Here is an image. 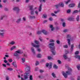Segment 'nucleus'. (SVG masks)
<instances>
[{
	"label": "nucleus",
	"mask_w": 80,
	"mask_h": 80,
	"mask_svg": "<svg viewBox=\"0 0 80 80\" xmlns=\"http://www.w3.org/2000/svg\"><path fill=\"white\" fill-rule=\"evenodd\" d=\"M66 26V23L65 22H63L62 23V27H65Z\"/></svg>",
	"instance_id": "58836bf2"
},
{
	"label": "nucleus",
	"mask_w": 80,
	"mask_h": 80,
	"mask_svg": "<svg viewBox=\"0 0 80 80\" xmlns=\"http://www.w3.org/2000/svg\"><path fill=\"white\" fill-rule=\"evenodd\" d=\"M30 18L31 19H33L35 18V16H30Z\"/></svg>",
	"instance_id": "473e14b6"
},
{
	"label": "nucleus",
	"mask_w": 80,
	"mask_h": 80,
	"mask_svg": "<svg viewBox=\"0 0 80 80\" xmlns=\"http://www.w3.org/2000/svg\"><path fill=\"white\" fill-rule=\"evenodd\" d=\"M53 68H58V67L57 66V65H56V64H54L53 66Z\"/></svg>",
	"instance_id": "a19ab883"
},
{
	"label": "nucleus",
	"mask_w": 80,
	"mask_h": 80,
	"mask_svg": "<svg viewBox=\"0 0 80 80\" xmlns=\"http://www.w3.org/2000/svg\"><path fill=\"white\" fill-rule=\"evenodd\" d=\"M23 57H27V54L26 53H24L23 54V55L22 56Z\"/></svg>",
	"instance_id": "c85d7f7f"
},
{
	"label": "nucleus",
	"mask_w": 80,
	"mask_h": 80,
	"mask_svg": "<svg viewBox=\"0 0 80 80\" xmlns=\"http://www.w3.org/2000/svg\"><path fill=\"white\" fill-rule=\"evenodd\" d=\"M15 43V42L14 41H12L9 43V44H10L11 45H14Z\"/></svg>",
	"instance_id": "2f4dec72"
},
{
	"label": "nucleus",
	"mask_w": 80,
	"mask_h": 80,
	"mask_svg": "<svg viewBox=\"0 0 80 80\" xmlns=\"http://www.w3.org/2000/svg\"><path fill=\"white\" fill-rule=\"evenodd\" d=\"M55 45V43L53 42H52L49 44L48 46L49 48H50L51 50L53 55H55L56 54V51H55V48L53 47Z\"/></svg>",
	"instance_id": "f03ea898"
},
{
	"label": "nucleus",
	"mask_w": 80,
	"mask_h": 80,
	"mask_svg": "<svg viewBox=\"0 0 80 80\" xmlns=\"http://www.w3.org/2000/svg\"><path fill=\"white\" fill-rule=\"evenodd\" d=\"M49 27L50 28H51V31H53V30H54V29H55V28L53 27V25H49Z\"/></svg>",
	"instance_id": "4468645a"
},
{
	"label": "nucleus",
	"mask_w": 80,
	"mask_h": 80,
	"mask_svg": "<svg viewBox=\"0 0 80 80\" xmlns=\"http://www.w3.org/2000/svg\"><path fill=\"white\" fill-rule=\"evenodd\" d=\"M16 52L17 53H19V54H22V53H23V52L21 51V50H18V51H16Z\"/></svg>",
	"instance_id": "f8f14e48"
},
{
	"label": "nucleus",
	"mask_w": 80,
	"mask_h": 80,
	"mask_svg": "<svg viewBox=\"0 0 80 80\" xmlns=\"http://www.w3.org/2000/svg\"><path fill=\"white\" fill-rule=\"evenodd\" d=\"M73 47H74V46L73 45H72L71 46V48L70 49V53H72L73 52Z\"/></svg>",
	"instance_id": "2eb2a0df"
},
{
	"label": "nucleus",
	"mask_w": 80,
	"mask_h": 80,
	"mask_svg": "<svg viewBox=\"0 0 80 80\" xmlns=\"http://www.w3.org/2000/svg\"><path fill=\"white\" fill-rule=\"evenodd\" d=\"M21 18H19V19H18L16 21L17 23H20V21H21Z\"/></svg>",
	"instance_id": "bb28decb"
},
{
	"label": "nucleus",
	"mask_w": 80,
	"mask_h": 80,
	"mask_svg": "<svg viewBox=\"0 0 80 80\" xmlns=\"http://www.w3.org/2000/svg\"><path fill=\"white\" fill-rule=\"evenodd\" d=\"M5 32L4 30H0V35L3 36L4 34V32Z\"/></svg>",
	"instance_id": "9d476101"
},
{
	"label": "nucleus",
	"mask_w": 80,
	"mask_h": 80,
	"mask_svg": "<svg viewBox=\"0 0 80 80\" xmlns=\"http://www.w3.org/2000/svg\"><path fill=\"white\" fill-rule=\"evenodd\" d=\"M80 17V16L79 15H78L77 16V18H76L77 21H79V18Z\"/></svg>",
	"instance_id": "79ce46f5"
},
{
	"label": "nucleus",
	"mask_w": 80,
	"mask_h": 80,
	"mask_svg": "<svg viewBox=\"0 0 80 80\" xmlns=\"http://www.w3.org/2000/svg\"><path fill=\"white\" fill-rule=\"evenodd\" d=\"M31 49L33 53H35V49H34V48L32 47L31 48Z\"/></svg>",
	"instance_id": "aec40b11"
},
{
	"label": "nucleus",
	"mask_w": 80,
	"mask_h": 80,
	"mask_svg": "<svg viewBox=\"0 0 80 80\" xmlns=\"http://www.w3.org/2000/svg\"><path fill=\"white\" fill-rule=\"evenodd\" d=\"M30 7V10H34V9H33V5H31L29 6Z\"/></svg>",
	"instance_id": "4be33fe9"
},
{
	"label": "nucleus",
	"mask_w": 80,
	"mask_h": 80,
	"mask_svg": "<svg viewBox=\"0 0 80 80\" xmlns=\"http://www.w3.org/2000/svg\"><path fill=\"white\" fill-rule=\"evenodd\" d=\"M39 62L38 61H37L36 63V65H39Z\"/></svg>",
	"instance_id": "4d7b16f0"
},
{
	"label": "nucleus",
	"mask_w": 80,
	"mask_h": 80,
	"mask_svg": "<svg viewBox=\"0 0 80 80\" xmlns=\"http://www.w3.org/2000/svg\"><path fill=\"white\" fill-rule=\"evenodd\" d=\"M21 61L22 63H24L25 62V58H21Z\"/></svg>",
	"instance_id": "f3484780"
},
{
	"label": "nucleus",
	"mask_w": 80,
	"mask_h": 80,
	"mask_svg": "<svg viewBox=\"0 0 80 80\" xmlns=\"http://www.w3.org/2000/svg\"><path fill=\"white\" fill-rule=\"evenodd\" d=\"M37 51L38 52H41V51H42V50H41V49H40V48H37Z\"/></svg>",
	"instance_id": "7c9ffc66"
},
{
	"label": "nucleus",
	"mask_w": 80,
	"mask_h": 80,
	"mask_svg": "<svg viewBox=\"0 0 80 80\" xmlns=\"http://www.w3.org/2000/svg\"><path fill=\"white\" fill-rule=\"evenodd\" d=\"M42 31H38L37 32L38 34H41L42 33Z\"/></svg>",
	"instance_id": "3c124183"
},
{
	"label": "nucleus",
	"mask_w": 80,
	"mask_h": 80,
	"mask_svg": "<svg viewBox=\"0 0 80 80\" xmlns=\"http://www.w3.org/2000/svg\"><path fill=\"white\" fill-rule=\"evenodd\" d=\"M73 19H74V18H68V20H73Z\"/></svg>",
	"instance_id": "f704fd0d"
},
{
	"label": "nucleus",
	"mask_w": 80,
	"mask_h": 80,
	"mask_svg": "<svg viewBox=\"0 0 80 80\" xmlns=\"http://www.w3.org/2000/svg\"><path fill=\"white\" fill-rule=\"evenodd\" d=\"M70 1H71V0H68L67 1H64V2L65 3V4L67 5V4H68V3H69Z\"/></svg>",
	"instance_id": "cd10ccee"
},
{
	"label": "nucleus",
	"mask_w": 80,
	"mask_h": 80,
	"mask_svg": "<svg viewBox=\"0 0 80 80\" xmlns=\"http://www.w3.org/2000/svg\"><path fill=\"white\" fill-rule=\"evenodd\" d=\"M48 22V21L47 20H44L42 22V23H46V22Z\"/></svg>",
	"instance_id": "603ef678"
},
{
	"label": "nucleus",
	"mask_w": 80,
	"mask_h": 80,
	"mask_svg": "<svg viewBox=\"0 0 80 80\" xmlns=\"http://www.w3.org/2000/svg\"><path fill=\"white\" fill-rule=\"evenodd\" d=\"M52 62H50L49 64L48 63H47L46 64V66L47 67H48L49 66V69H51V68H52Z\"/></svg>",
	"instance_id": "6e6552de"
},
{
	"label": "nucleus",
	"mask_w": 80,
	"mask_h": 80,
	"mask_svg": "<svg viewBox=\"0 0 80 80\" xmlns=\"http://www.w3.org/2000/svg\"><path fill=\"white\" fill-rule=\"evenodd\" d=\"M40 2H44V3H45L46 2V0H39Z\"/></svg>",
	"instance_id": "ea45409f"
},
{
	"label": "nucleus",
	"mask_w": 80,
	"mask_h": 80,
	"mask_svg": "<svg viewBox=\"0 0 80 80\" xmlns=\"http://www.w3.org/2000/svg\"><path fill=\"white\" fill-rule=\"evenodd\" d=\"M34 43L36 44V45L35 44H34V43L33 42L31 43V45L32 46H33V47H36L37 48H38L40 47V45H39L40 42H39V41H38L37 40H35L34 42Z\"/></svg>",
	"instance_id": "7ed1b4c3"
},
{
	"label": "nucleus",
	"mask_w": 80,
	"mask_h": 80,
	"mask_svg": "<svg viewBox=\"0 0 80 80\" xmlns=\"http://www.w3.org/2000/svg\"><path fill=\"white\" fill-rule=\"evenodd\" d=\"M66 52V54H64L63 55V57L65 59H67L68 58V57L67 56V55L66 54H67V53H68V51H65ZM67 52V53H66Z\"/></svg>",
	"instance_id": "1a4fd4ad"
},
{
	"label": "nucleus",
	"mask_w": 80,
	"mask_h": 80,
	"mask_svg": "<svg viewBox=\"0 0 80 80\" xmlns=\"http://www.w3.org/2000/svg\"><path fill=\"white\" fill-rule=\"evenodd\" d=\"M47 15L46 14H44L42 16V18H47Z\"/></svg>",
	"instance_id": "6ab92c4d"
},
{
	"label": "nucleus",
	"mask_w": 80,
	"mask_h": 80,
	"mask_svg": "<svg viewBox=\"0 0 80 80\" xmlns=\"http://www.w3.org/2000/svg\"><path fill=\"white\" fill-rule=\"evenodd\" d=\"M35 13H36V14L37 15H38V11H35Z\"/></svg>",
	"instance_id": "bf43d9fd"
},
{
	"label": "nucleus",
	"mask_w": 80,
	"mask_h": 80,
	"mask_svg": "<svg viewBox=\"0 0 80 80\" xmlns=\"http://www.w3.org/2000/svg\"><path fill=\"white\" fill-rule=\"evenodd\" d=\"M37 57L38 58H41L42 57V55L40 54H38L37 55Z\"/></svg>",
	"instance_id": "a878e982"
},
{
	"label": "nucleus",
	"mask_w": 80,
	"mask_h": 80,
	"mask_svg": "<svg viewBox=\"0 0 80 80\" xmlns=\"http://www.w3.org/2000/svg\"><path fill=\"white\" fill-rule=\"evenodd\" d=\"M58 62L59 64H61V61H60V60H58Z\"/></svg>",
	"instance_id": "052dcab7"
},
{
	"label": "nucleus",
	"mask_w": 80,
	"mask_h": 80,
	"mask_svg": "<svg viewBox=\"0 0 80 80\" xmlns=\"http://www.w3.org/2000/svg\"><path fill=\"white\" fill-rule=\"evenodd\" d=\"M68 30L67 29H65L63 30V32L64 33H66V32H68Z\"/></svg>",
	"instance_id": "49530a36"
},
{
	"label": "nucleus",
	"mask_w": 80,
	"mask_h": 80,
	"mask_svg": "<svg viewBox=\"0 0 80 80\" xmlns=\"http://www.w3.org/2000/svg\"><path fill=\"white\" fill-rule=\"evenodd\" d=\"M31 15H34V9H32V10H31Z\"/></svg>",
	"instance_id": "393cba45"
},
{
	"label": "nucleus",
	"mask_w": 80,
	"mask_h": 80,
	"mask_svg": "<svg viewBox=\"0 0 80 80\" xmlns=\"http://www.w3.org/2000/svg\"><path fill=\"white\" fill-rule=\"evenodd\" d=\"M63 47L64 48H68V45H66L63 46Z\"/></svg>",
	"instance_id": "e2e57ef3"
},
{
	"label": "nucleus",
	"mask_w": 80,
	"mask_h": 80,
	"mask_svg": "<svg viewBox=\"0 0 80 80\" xmlns=\"http://www.w3.org/2000/svg\"><path fill=\"white\" fill-rule=\"evenodd\" d=\"M75 6V3H71L69 5V7L72 8V7H74Z\"/></svg>",
	"instance_id": "ddd939ff"
},
{
	"label": "nucleus",
	"mask_w": 80,
	"mask_h": 80,
	"mask_svg": "<svg viewBox=\"0 0 80 80\" xmlns=\"http://www.w3.org/2000/svg\"><path fill=\"white\" fill-rule=\"evenodd\" d=\"M8 62H9L11 63V62H13V60H12V59H8Z\"/></svg>",
	"instance_id": "37998d69"
},
{
	"label": "nucleus",
	"mask_w": 80,
	"mask_h": 80,
	"mask_svg": "<svg viewBox=\"0 0 80 80\" xmlns=\"http://www.w3.org/2000/svg\"><path fill=\"white\" fill-rule=\"evenodd\" d=\"M75 58H78V59H80V56L79 55H76L75 56Z\"/></svg>",
	"instance_id": "5701e85b"
},
{
	"label": "nucleus",
	"mask_w": 80,
	"mask_h": 80,
	"mask_svg": "<svg viewBox=\"0 0 80 80\" xmlns=\"http://www.w3.org/2000/svg\"><path fill=\"white\" fill-rule=\"evenodd\" d=\"M48 60H51V59H52V57L50 56H48Z\"/></svg>",
	"instance_id": "a18cd8bd"
},
{
	"label": "nucleus",
	"mask_w": 80,
	"mask_h": 80,
	"mask_svg": "<svg viewBox=\"0 0 80 80\" xmlns=\"http://www.w3.org/2000/svg\"><path fill=\"white\" fill-rule=\"evenodd\" d=\"M25 68V70L27 72H30V67L27 64H25L24 65Z\"/></svg>",
	"instance_id": "39448f33"
},
{
	"label": "nucleus",
	"mask_w": 80,
	"mask_h": 80,
	"mask_svg": "<svg viewBox=\"0 0 80 80\" xmlns=\"http://www.w3.org/2000/svg\"><path fill=\"white\" fill-rule=\"evenodd\" d=\"M80 65H77V68H78V70H80Z\"/></svg>",
	"instance_id": "8fccbe9b"
},
{
	"label": "nucleus",
	"mask_w": 80,
	"mask_h": 80,
	"mask_svg": "<svg viewBox=\"0 0 80 80\" xmlns=\"http://www.w3.org/2000/svg\"><path fill=\"white\" fill-rule=\"evenodd\" d=\"M2 65L4 67H7V65L5 64H2Z\"/></svg>",
	"instance_id": "6e6d98bb"
},
{
	"label": "nucleus",
	"mask_w": 80,
	"mask_h": 80,
	"mask_svg": "<svg viewBox=\"0 0 80 80\" xmlns=\"http://www.w3.org/2000/svg\"><path fill=\"white\" fill-rule=\"evenodd\" d=\"M67 38H68L67 39L68 44L69 45H70V40H72V39L71 38V35L70 34L67 35Z\"/></svg>",
	"instance_id": "20e7f679"
},
{
	"label": "nucleus",
	"mask_w": 80,
	"mask_h": 80,
	"mask_svg": "<svg viewBox=\"0 0 80 80\" xmlns=\"http://www.w3.org/2000/svg\"><path fill=\"white\" fill-rule=\"evenodd\" d=\"M65 68H67L68 70V71H67L66 72V73L64 72H62V74L66 78H67L68 75H71L72 74V69L69 68L68 65L66 64L65 65Z\"/></svg>",
	"instance_id": "f257e3e1"
},
{
	"label": "nucleus",
	"mask_w": 80,
	"mask_h": 80,
	"mask_svg": "<svg viewBox=\"0 0 80 80\" xmlns=\"http://www.w3.org/2000/svg\"><path fill=\"white\" fill-rule=\"evenodd\" d=\"M4 17H5V16H4V15L2 16L0 18V20H3V17L4 18Z\"/></svg>",
	"instance_id": "c03bdc74"
},
{
	"label": "nucleus",
	"mask_w": 80,
	"mask_h": 80,
	"mask_svg": "<svg viewBox=\"0 0 80 80\" xmlns=\"http://www.w3.org/2000/svg\"><path fill=\"white\" fill-rule=\"evenodd\" d=\"M15 48H16V46H13L11 48L10 50L12 51L13 49H15Z\"/></svg>",
	"instance_id": "b1692460"
},
{
	"label": "nucleus",
	"mask_w": 80,
	"mask_h": 80,
	"mask_svg": "<svg viewBox=\"0 0 80 80\" xmlns=\"http://www.w3.org/2000/svg\"><path fill=\"white\" fill-rule=\"evenodd\" d=\"M59 4L60 7V6L61 7H64V4L62 2L60 3Z\"/></svg>",
	"instance_id": "a211bd4d"
},
{
	"label": "nucleus",
	"mask_w": 80,
	"mask_h": 80,
	"mask_svg": "<svg viewBox=\"0 0 80 80\" xmlns=\"http://www.w3.org/2000/svg\"><path fill=\"white\" fill-rule=\"evenodd\" d=\"M70 11H71V10H70V9H68L67 11V13H70Z\"/></svg>",
	"instance_id": "0e129e2a"
},
{
	"label": "nucleus",
	"mask_w": 80,
	"mask_h": 80,
	"mask_svg": "<svg viewBox=\"0 0 80 80\" xmlns=\"http://www.w3.org/2000/svg\"><path fill=\"white\" fill-rule=\"evenodd\" d=\"M55 40L52 39H51L49 40V42H54Z\"/></svg>",
	"instance_id": "de8ad7c7"
},
{
	"label": "nucleus",
	"mask_w": 80,
	"mask_h": 80,
	"mask_svg": "<svg viewBox=\"0 0 80 80\" xmlns=\"http://www.w3.org/2000/svg\"><path fill=\"white\" fill-rule=\"evenodd\" d=\"M28 34L30 36H32V33L30 32H29Z\"/></svg>",
	"instance_id": "680f3d73"
},
{
	"label": "nucleus",
	"mask_w": 80,
	"mask_h": 80,
	"mask_svg": "<svg viewBox=\"0 0 80 80\" xmlns=\"http://www.w3.org/2000/svg\"><path fill=\"white\" fill-rule=\"evenodd\" d=\"M8 70H10V71L13 70V69L12 68H8Z\"/></svg>",
	"instance_id": "5fc2aeb1"
},
{
	"label": "nucleus",
	"mask_w": 80,
	"mask_h": 80,
	"mask_svg": "<svg viewBox=\"0 0 80 80\" xmlns=\"http://www.w3.org/2000/svg\"><path fill=\"white\" fill-rule=\"evenodd\" d=\"M42 4H41L38 9L39 12H41V11L42 10Z\"/></svg>",
	"instance_id": "dca6fc26"
},
{
	"label": "nucleus",
	"mask_w": 80,
	"mask_h": 80,
	"mask_svg": "<svg viewBox=\"0 0 80 80\" xmlns=\"http://www.w3.org/2000/svg\"><path fill=\"white\" fill-rule=\"evenodd\" d=\"M15 62H13L12 63V64L15 67H17V64L15 63Z\"/></svg>",
	"instance_id": "412c9836"
},
{
	"label": "nucleus",
	"mask_w": 80,
	"mask_h": 80,
	"mask_svg": "<svg viewBox=\"0 0 80 80\" xmlns=\"http://www.w3.org/2000/svg\"><path fill=\"white\" fill-rule=\"evenodd\" d=\"M52 75L53 77H54V78H55V77H56V76L55 75V73H54V72L52 73Z\"/></svg>",
	"instance_id": "c756f323"
},
{
	"label": "nucleus",
	"mask_w": 80,
	"mask_h": 80,
	"mask_svg": "<svg viewBox=\"0 0 80 80\" xmlns=\"http://www.w3.org/2000/svg\"><path fill=\"white\" fill-rule=\"evenodd\" d=\"M30 76V74L28 72H26L24 73V78L25 79H27L28 78V77Z\"/></svg>",
	"instance_id": "0eeeda50"
},
{
	"label": "nucleus",
	"mask_w": 80,
	"mask_h": 80,
	"mask_svg": "<svg viewBox=\"0 0 80 80\" xmlns=\"http://www.w3.org/2000/svg\"><path fill=\"white\" fill-rule=\"evenodd\" d=\"M60 12V10L59 9H58L57 11H54V13H56L57 14V13H58V12Z\"/></svg>",
	"instance_id": "09e8293b"
},
{
	"label": "nucleus",
	"mask_w": 80,
	"mask_h": 80,
	"mask_svg": "<svg viewBox=\"0 0 80 80\" xmlns=\"http://www.w3.org/2000/svg\"><path fill=\"white\" fill-rule=\"evenodd\" d=\"M13 10L14 11H15L16 13L17 14H18V13H19L20 12V8H19L18 7H14L13 8Z\"/></svg>",
	"instance_id": "423d86ee"
},
{
	"label": "nucleus",
	"mask_w": 80,
	"mask_h": 80,
	"mask_svg": "<svg viewBox=\"0 0 80 80\" xmlns=\"http://www.w3.org/2000/svg\"><path fill=\"white\" fill-rule=\"evenodd\" d=\"M51 15H52V16H55V17H57V15L53 13H52Z\"/></svg>",
	"instance_id": "13d9d810"
},
{
	"label": "nucleus",
	"mask_w": 80,
	"mask_h": 80,
	"mask_svg": "<svg viewBox=\"0 0 80 80\" xmlns=\"http://www.w3.org/2000/svg\"><path fill=\"white\" fill-rule=\"evenodd\" d=\"M78 10H76L74 11L72 13V14H74V13H78Z\"/></svg>",
	"instance_id": "72a5a7b5"
},
{
	"label": "nucleus",
	"mask_w": 80,
	"mask_h": 80,
	"mask_svg": "<svg viewBox=\"0 0 80 80\" xmlns=\"http://www.w3.org/2000/svg\"><path fill=\"white\" fill-rule=\"evenodd\" d=\"M79 53V52L78 51L75 52V55H77V54H78Z\"/></svg>",
	"instance_id": "69168bd1"
},
{
	"label": "nucleus",
	"mask_w": 80,
	"mask_h": 80,
	"mask_svg": "<svg viewBox=\"0 0 80 80\" xmlns=\"http://www.w3.org/2000/svg\"><path fill=\"white\" fill-rule=\"evenodd\" d=\"M20 58V57L19 56H17L16 57V58L17 59V60H19Z\"/></svg>",
	"instance_id": "864d4df0"
},
{
	"label": "nucleus",
	"mask_w": 80,
	"mask_h": 80,
	"mask_svg": "<svg viewBox=\"0 0 80 80\" xmlns=\"http://www.w3.org/2000/svg\"><path fill=\"white\" fill-rule=\"evenodd\" d=\"M56 42L58 44H59L60 43V41H59V40H57L56 41Z\"/></svg>",
	"instance_id": "338daca9"
},
{
	"label": "nucleus",
	"mask_w": 80,
	"mask_h": 80,
	"mask_svg": "<svg viewBox=\"0 0 80 80\" xmlns=\"http://www.w3.org/2000/svg\"><path fill=\"white\" fill-rule=\"evenodd\" d=\"M13 55L14 57H17L18 54L17 52H15L14 53Z\"/></svg>",
	"instance_id": "e433bc0d"
},
{
	"label": "nucleus",
	"mask_w": 80,
	"mask_h": 80,
	"mask_svg": "<svg viewBox=\"0 0 80 80\" xmlns=\"http://www.w3.org/2000/svg\"><path fill=\"white\" fill-rule=\"evenodd\" d=\"M9 77H8V76H6V80H9Z\"/></svg>",
	"instance_id": "774afa93"
},
{
	"label": "nucleus",
	"mask_w": 80,
	"mask_h": 80,
	"mask_svg": "<svg viewBox=\"0 0 80 80\" xmlns=\"http://www.w3.org/2000/svg\"><path fill=\"white\" fill-rule=\"evenodd\" d=\"M55 7L56 8H58V7H59L60 5H59V4H58L55 5Z\"/></svg>",
	"instance_id": "4c0bfd02"
},
{
	"label": "nucleus",
	"mask_w": 80,
	"mask_h": 80,
	"mask_svg": "<svg viewBox=\"0 0 80 80\" xmlns=\"http://www.w3.org/2000/svg\"><path fill=\"white\" fill-rule=\"evenodd\" d=\"M41 32H42V33H43V34H44V35H46L48 34V32H47V31L45 30H42L41 31Z\"/></svg>",
	"instance_id": "9b49d317"
},
{
	"label": "nucleus",
	"mask_w": 80,
	"mask_h": 80,
	"mask_svg": "<svg viewBox=\"0 0 80 80\" xmlns=\"http://www.w3.org/2000/svg\"><path fill=\"white\" fill-rule=\"evenodd\" d=\"M29 80H33V78H32V76L31 75L29 77Z\"/></svg>",
	"instance_id": "c9c22d12"
}]
</instances>
